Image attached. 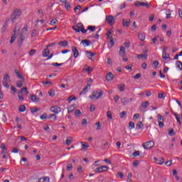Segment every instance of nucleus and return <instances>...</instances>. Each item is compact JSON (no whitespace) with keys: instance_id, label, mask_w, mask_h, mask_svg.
I'll return each instance as SVG.
<instances>
[{"instance_id":"1","label":"nucleus","mask_w":182,"mask_h":182,"mask_svg":"<svg viewBox=\"0 0 182 182\" xmlns=\"http://www.w3.org/2000/svg\"><path fill=\"white\" fill-rule=\"evenodd\" d=\"M102 96H103V91L98 90L93 91L90 98H91L92 100H97V99H100Z\"/></svg>"},{"instance_id":"2","label":"nucleus","mask_w":182,"mask_h":182,"mask_svg":"<svg viewBox=\"0 0 182 182\" xmlns=\"http://www.w3.org/2000/svg\"><path fill=\"white\" fill-rule=\"evenodd\" d=\"M22 15V11L21 9H16L11 16L12 22H15L19 16Z\"/></svg>"},{"instance_id":"3","label":"nucleus","mask_w":182,"mask_h":182,"mask_svg":"<svg viewBox=\"0 0 182 182\" xmlns=\"http://www.w3.org/2000/svg\"><path fill=\"white\" fill-rule=\"evenodd\" d=\"M9 82H11V77L9 76V74H5L3 77V85L6 89H9V85L8 84Z\"/></svg>"},{"instance_id":"4","label":"nucleus","mask_w":182,"mask_h":182,"mask_svg":"<svg viewBox=\"0 0 182 182\" xmlns=\"http://www.w3.org/2000/svg\"><path fill=\"white\" fill-rule=\"evenodd\" d=\"M142 146L145 150H150L154 147V141H149L142 144Z\"/></svg>"},{"instance_id":"5","label":"nucleus","mask_w":182,"mask_h":182,"mask_svg":"<svg viewBox=\"0 0 182 182\" xmlns=\"http://www.w3.org/2000/svg\"><path fill=\"white\" fill-rule=\"evenodd\" d=\"M115 18L112 15L106 16L105 17V22L109 25V26H112V25H114Z\"/></svg>"},{"instance_id":"6","label":"nucleus","mask_w":182,"mask_h":182,"mask_svg":"<svg viewBox=\"0 0 182 182\" xmlns=\"http://www.w3.org/2000/svg\"><path fill=\"white\" fill-rule=\"evenodd\" d=\"M156 117L158 119L159 127L160 129H163V127H164V117L160 114H159Z\"/></svg>"},{"instance_id":"7","label":"nucleus","mask_w":182,"mask_h":182,"mask_svg":"<svg viewBox=\"0 0 182 182\" xmlns=\"http://www.w3.org/2000/svg\"><path fill=\"white\" fill-rule=\"evenodd\" d=\"M109 170V167L106 166H101L95 169V173H100L105 171H107Z\"/></svg>"},{"instance_id":"8","label":"nucleus","mask_w":182,"mask_h":182,"mask_svg":"<svg viewBox=\"0 0 182 182\" xmlns=\"http://www.w3.org/2000/svg\"><path fill=\"white\" fill-rule=\"evenodd\" d=\"M50 109L52 113H55V114H58L62 112V108L58 106H53Z\"/></svg>"},{"instance_id":"9","label":"nucleus","mask_w":182,"mask_h":182,"mask_svg":"<svg viewBox=\"0 0 182 182\" xmlns=\"http://www.w3.org/2000/svg\"><path fill=\"white\" fill-rule=\"evenodd\" d=\"M75 26L80 29V31L82 32V33H86V32H87V30L85 29V26H83L82 23H78Z\"/></svg>"},{"instance_id":"10","label":"nucleus","mask_w":182,"mask_h":182,"mask_svg":"<svg viewBox=\"0 0 182 182\" xmlns=\"http://www.w3.org/2000/svg\"><path fill=\"white\" fill-rule=\"evenodd\" d=\"M107 82H112L113 79H114V75L112 73H108L107 75L105 76Z\"/></svg>"},{"instance_id":"11","label":"nucleus","mask_w":182,"mask_h":182,"mask_svg":"<svg viewBox=\"0 0 182 182\" xmlns=\"http://www.w3.org/2000/svg\"><path fill=\"white\" fill-rule=\"evenodd\" d=\"M138 39L141 41V42L146 41V33H138Z\"/></svg>"},{"instance_id":"12","label":"nucleus","mask_w":182,"mask_h":182,"mask_svg":"<svg viewBox=\"0 0 182 182\" xmlns=\"http://www.w3.org/2000/svg\"><path fill=\"white\" fill-rule=\"evenodd\" d=\"M1 154H3V159H6L9 157V153L7 149H1Z\"/></svg>"},{"instance_id":"13","label":"nucleus","mask_w":182,"mask_h":182,"mask_svg":"<svg viewBox=\"0 0 182 182\" xmlns=\"http://www.w3.org/2000/svg\"><path fill=\"white\" fill-rule=\"evenodd\" d=\"M154 161L156 163V164H159V166H161L164 164V159L161 158L160 159L154 157Z\"/></svg>"},{"instance_id":"14","label":"nucleus","mask_w":182,"mask_h":182,"mask_svg":"<svg viewBox=\"0 0 182 182\" xmlns=\"http://www.w3.org/2000/svg\"><path fill=\"white\" fill-rule=\"evenodd\" d=\"M130 22L131 20L130 18L127 19V20H122V26H124V28H129V26L130 25Z\"/></svg>"},{"instance_id":"15","label":"nucleus","mask_w":182,"mask_h":182,"mask_svg":"<svg viewBox=\"0 0 182 182\" xmlns=\"http://www.w3.org/2000/svg\"><path fill=\"white\" fill-rule=\"evenodd\" d=\"M119 55L122 58H124V56L126 55V48L124 47H123V46L120 47Z\"/></svg>"},{"instance_id":"16","label":"nucleus","mask_w":182,"mask_h":182,"mask_svg":"<svg viewBox=\"0 0 182 182\" xmlns=\"http://www.w3.org/2000/svg\"><path fill=\"white\" fill-rule=\"evenodd\" d=\"M19 93L24 95V96H28V95H29V91H28V87H23L21 90V92H19Z\"/></svg>"},{"instance_id":"17","label":"nucleus","mask_w":182,"mask_h":182,"mask_svg":"<svg viewBox=\"0 0 182 182\" xmlns=\"http://www.w3.org/2000/svg\"><path fill=\"white\" fill-rule=\"evenodd\" d=\"M72 51L74 53V58L76 59L79 56V50H77V48L76 47H72Z\"/></svg>"},{"instance_id":"18","label":"nucleus","mask_w":182,"mask_h":182,"mask_svg":"<svg viewBox=\"0 0 182 182\" xmlns=\"http://www.w3.org/2000/svg\"><path fill=\"white\" fill-rule=\"evenodd\" d=\"M88 89H90V84H87V86L83 88L80 95H86V93H87Z\"/></svg>"},{"instance_id":"19","label":"nucleus","mask_w":182,"mask_h":182,"mask_svg":"<svg viewBox=\"0 0 182 182\" xmlns=\"http://www.w3.org/2000/svg\"><path fill=\"white\" fill-rule=\"evenodd\" d=\"M19 31V29H17L15 28L14 32V35L11 36V39L10 41V43H14L15 42V41L16 40V32H18Z\"/></svg>"},{"instance_id":"20","label":"nucleus","mask_w":182,"mask_h":182,"mask_svg":"<svg viewBox=\"0 0 182 182\" xmlns=\"http://www.w3.org/2000/svg\"><path fill=\"white\" fill-rule=\"evenodd\" d=\"M50 53V51L49 50V48H48V47L44 49V50L43 51V58H48V56H49V54Z\"/></svg>"},{"instance_id":"21","label":"nucleus","mask_w":182,"mask_h":182,"mask_svg":"<svg viewBox=\"0 0 182 182\" xmlns=\"http://www.w3.org/2000/svg\"><path fill=\"white\" fill-rule=\"evenodd\" d=\"M38 182H50V178L48 176L40 178Z\"/></svg>"},{"instance_id":"22","label":"nucleus","mask_w":182,"mask_h":182,"mask_svg":"<svg viewBox=\"0 0 182 182\" xmlns=\"http://www.w3.org/2000/svg\"><path fill=\"white\" fill-rule=\"evenodd\" d=\"M31 100L33 101L34 103H38L40 99L39 97H36V95H31Z\"/></svg>"},{"instance_id":"23","label":"nucleus","mask_w":182,"mask_h":182,"mask_svg":"<svg viewBox=\"0 0 182 182\" xmlns=\"http://www.w3.org/2000/svg\"><path fill=\"white\" fill-rule=\"evenodd\" d=\"M85 55H86L87 58H88V59H90V60H92L93 56H95V53H92V52H90V51H86Z\"/></svg>"},{"instance_id":"24","label":"nucleus","mask_w":182,"mask_h":182,"mask_svg":"<svg viewBox=\"0 0 182 182\" xmlns=\"http://www.w3.org/2000/svg\"><path fill=\"white\" fill-rule=\"evenodd\" d=\"M75 105H70L68 107V113L69 114H70L73 112H75Z\"/></svg>"},{"instance_id":"25","label":"nucleus","mask_w":182,"mask_h":182,"mask_svg":"<svg viewBox=\"0 0 182 182\" xmlns=\"http://www.w3.org/2000/svg\"><path fill=\"white\" fill-rule=\"evenodd\" d=\"M129 99H127V97H122L121 99V103H122V105L124 106H126V105H127L129 103Z\"/></svg>"},{"instance_id":"26","label":"nucleus","mask_w":182,"mask_h":182,"mask_svg":"<svg viewBox=\"0 0 182 182\" xmlns=\"http://www.w3.org/2000/svg\"><path fill=\"white\" fill-rule=\"evenodd\" d=\"M162 59H164V60H167V59H170V55L166 53V50H164L162 54Z\"/></svg>"},{"instance_id":"27","label":"nucleus","mask_w":182,"mask_h":182,"mask_svg":"<svg viewBox=\"0 0 182 182\" xmlns=\"http://www.w3.org/2000/svg\"><path fill=\"white\" fill-rule=\"evenodd\" d=\"M176 66L177 69H178V70H182L181 61H180V60L176 61Z\"/></svg>"},{"instance_id":"28","label":"nucleus","mask_w":182,"mask_h":182,"mask_svg":"<svg viewBox=\"0 0 182 182\" xmlns=\"http://www.w3.org/2000/svg\"><path fill=\"white\" fill-rule=\"evenodd\" d=\"M85 31H87H87H90V32H95V31H96V26H89L87 27V28L85 29Z\"/></svg>"},{"instance_id":"29","label":"nucleus","mask_w":182,"mask_h":182,"mask_svg":"<svg viewBox=\"0 0 182 182\" xmlns=\"http://www.w3.org/2000/svg\"><path fill=\"white\" fill-rule=\"evenodd\" d=\"M81 43H82V45H84V46H90V41H89V40H82L81 41Z\"/></svg>"},{"instance_id":"30","label":"nucleus","mask_w":182,"mask_h":182,"mask_svg":"<svg viewBox=\"0 0 182 182\" xmlns=\"http://www.w3.org/2000/svg\"><path fill=\"white\" fill-rule=\"evenodd\" d=\"M26 110V107L25 105H20L18 107V112L23 113Z\"/></svg>"},{"instance_id":"31","label":"nucleus","mask_w":182,"mask_h":182,"mask_svg":"<svg viewBox=\"0 0 182 182\" xmlns=\"http://www.w3.org/2000/svg\"><path fill=\"white\" fill-rule=\"evenodd\" d=\"M118 89L120 92H124V89H126V85L121 84L118 85Z\"/></svg>"},{"instance_id":"32","label":"nucleus","mask_w":182,"mask_h":182,"mask_svg":"<svg viewBox=\"0 0 182 182\" xmlns=\"http://www.w3.org/2000/svg\"><path fill=\"white\" fill-rule=\"evenodd\" d=\"M24 41H25V36H23V34H21L18 38V43H20L21 45Z\"/></svg>"},{"instance_id":"33","label":"nucleus","mask_w":182,"mask_h":182,"mask_svg":"<svg viewBox=\"0 0 182 182\" xmlns=\"http://www.w3.org/2000/svg\"><path fill=\"white\" fill-rule=\"evenodd\" d=\"M15 73L18 79H21V80H25V78H23V76L21 75V73H19V71H15Z\"/></svg>"},{"instance_id":"34","label":"nucleus","mask_w":182,"mask_h":182,"mask_svg":"<svg viewBox=\"0 0 182 182\" xmlns=\"http://www.w3.org/2000/svg\"><path fill=\"white\" fill-rule=\"evenodd\" d=\"M74 114H75V116H76V117H80L82 116V112H80V110H79V109H76L75 111Z\"/></svg>"},{"instance_id":"35","label":"nucleus","mask_w":182,"mask_h":182,"mask_svg":"<svg viewBox=\"0 0 182 182\" xmlns=\"http://www.w3.org/2000/svg\"><path fill=\"white\" fill-rule=\"evenodd\" d=\"M67 100L68 103H70L72 101L76 100V97H75L74 95H71L67 99Z\"/></svg>"},{"instance_id":"36","label":"nucleus","mask_w":182,"mask_h":182,"mask_svg":"<svg viewBox=\"0 0 182 182\" xmlns=\"http://www.w3.org/2000/svg\"><path fill=\"white\" fill-rule=\"evenodd\" d=\"M147 56H148L147 54H141V55H138L136 56V58H138V59H143V58H144V59H147Z\"/></svg>"},{"instance_id":"37","label":"nucleus","mask_w":182,"mask_h":182,"mask_svg":"<svg viewBox=\"0 0 182 182\" xmlns=\"http://www.w3.org/2000/svg\"><path fill=\"white\" fill-rule=\"evenodd\" d=\"M82 144V150H86V149H88L90 147L89 144H86V143L80 142Z\"/></svg>"},{"instance_id":"38","label":"nucleus","mask_w":182,"mask_h":182,"mask_svg":"<svg viewBox=\"0 0 182 182\" xmlns=\"http://www.w3.org/2000/svg\"><path fill=\"white\" fill-rule=\"evenodd\" d=\"M92 70H93V68H90V67H87L86 68H84L82 70L83 72H87V73H90V72H92Z\"/></svg>"},{"instance_id":"39","label":"nucleus","mask_w":182,"mask_h":182,"mask_svg":"<svg viewBox=\"0 0 182 182\" xmlns=\"http://www.w3.org/2000/svg\"><path fill=\"white\" fill-rule=\"evenodd\" d=\"M59 45H60V46H63V48H65V47L68 46V41H60V42L59 43Z\"/></svg>"},{"instance_id":"40","label":"nucleus","mask_w":182,"mask_h":182,"mask_svg":"<svg viewBox=\"0 0 182 182\" xmlns=\"http://www.w3.org/2000/svg\"><path fill=\"white\" fill-rule=\"evenodd\" d=\"M141 6H144L145 8H150L151 5L149 4V2H141Z\"/></svg>"},{"instance_id":"41","label":"nucleus","mask_w":182,"mask_h":182,"mask_svg":"<svg viewBox=\"0 0 182 182\" xmlns=\"http://www.w3.org/2000/svg\"><path fill=\"white\" fill-rule=\"evenodd\" d=\"M149 102L146 101L141 104V107H143V109H147V107H149Z\"/></svg>"},{"instance_id":"42","label":"nucleus","mask_w":182,"mask_h":182,"mask_svg":"<svg viewBox=\"0 0 182 182\" xmlns=\"http://www.w3.org/2000/svg\"><path fill=\"white\" fill-rule=\"evenodd\" d=\"M107 117H108V119H110V120H113V115H112V112L108 111L107 112Z\"/></svg>"},{"instance_id":"43","label":"nucleus","mask_w":182,"mask_h":182,"mask_svg":"<svg viewBox=\"0 0 182 182\" xmlns=\"http://www.w3.org/2000/svg\"><path fill=\"white\" fill-rule=\"evenodd\" d=\"M168 133L171 137H173V136H176V132H174V129H171Z\"/></svg>"},{"instance_id":"44","label":"nucleus","mask_w":182,"mask_h":182,"mask_svg":"<svg viewBox=\"0 0 182 182\" xmlns=\"http://www.w3.org/2000/svg\"><path fill=\"white\" fill-rule=\"evenodd\" d=\"M36 53V50L32 49L28 53V55H29V56H33V55H35Z\"/></svg>"},{"instance_id":"45","label":"nucleus","mask_w":182,"mask_h":182,"mask_svg":"<svg viewBox=\"0 0 182 182\" xmlns=\"http://www.w3.org/2000/svg\"><path fill=\"white\" fill-rule=\"evenodd\" d=\"M53 117V120H56L58 119V117L56 116V114H50L49 116H48V119H52Z\"/></svg>"},{"instance_id":"46","label":"nucleus","mask_w":182,"mask_h":182,"mask_svg":"<svg viewBox=\"0 0 182 182\" xmlns=\"http://www.w3.org/2000/svg\"><path fill=\"white\" fill-rule=\"evenodd\" d=\"M173 114L175 115V117H176L178 123L179 124H181V121H180V118L178 117V114H177V113H173Z\"/></svg>"},{"instance_id":"47","label":"nucleus","mask_w":182,"mask_h":182,"mask_svg":"<svg viewBox=\"0 0 182 182\" xmlns=\"http://www.w3.org/2000/svg\"><path fill=\"white\" fill-rule=\"evenodd\" d=\"M72 168H73V165H72V164H68L67 165V171H70V170H72Z\"/></svg>"},{"instance_id":"48","label":"nucleus","mask_w":182,"mask_h":182,"mask_svg":"<svg viewBox=\"0 0 182 182\" xmlns=\"http://www.w3.org/2000/svg\"><path fill=\"white\" fill-rule=\"evenodd\" d=\"M6 28H8V23L6 22L1 28V32H5V31H6Z\"/></svg>"},{"instance_id":"49","label":"nucleus","mask_w":182,"mask_h":182,"mask_svg":"<svg viewBox=\"0 0 182 182\" xmlns=\"http://www.w3.org/2000/svg\"><path fill=\"white\" fill-rule=\"evenodd\" d=\"M159 38H160L159 36H154L153 38V39H151V41L153 42V43H156V42H157V39H159Z\"/></svg>"},{"instance_id":"50","label":"nucleus","mask_w":182,"mask_h":182,"mask_svg":"<svg viewBox=\"0 0 182 182\" xmlns=\"http://www.w3.org/2000/svg\"><path fill=\"white\" fill-rule=\"evenodd\" d=\"M132 156H134V157H137L139 156H140V151H136L132 154Z\"/></svg>"},{"instance_id":"51","label":"nucleus","mask_w":182,"mask_h":182,"mask_svg":"<svg viewBox=\"0 0 182 182\" xmlns=\"http://www.w3.org/2000/svg\"><path fill=\"white\" fill-rule=\"evenodd\" d=\"M40 119L41 120H45V119H48V114H43L40 117Z\"/></svg>"},{"instance_id":"52","label":"nucleus","mask_w":182,"mask_h":182,"mask_svg":"<svg viewBox=\"0 0 182 182\" xmlns=\"http://www.w3.org/2000/svg\"><path fill=\"white\" fill-rule=\"evenodd\" d=\"M136 127L137 129H141V127H143V122H139L136 124Z\"/></svg>"},{"instance_id":"53","label":"nucleus","mask_w":182,"mask_h":182,"mask_svg":"<svg viewBox=\"0 0 182 182\" xmlns=\"http://www.w3.org/2000/svg\"><path fill=\"white\" fill-rule=\"evenodd\" d=\"M51 65H52V66H54L56 68L58 66H62L63 65V63H53Z\"/></svg>"},{"instance_id":"54","label":"nucleus","mask_w":182,"mask_h":182,"mask_svg":"<svg viewBox=\"0 0 182 182\" xmlns=\"http://www.w3.org/2000/svg\"><path fill=\"white\" fill-rule=\"evenodd\" d=\"M95 126H97V130H100L102 129V125L100 124V122L95 123Z\"/></svg>"},{"instance_id":"55","label":"nucleus","mask_w":182,"mask_h":182,"mask_svg":"<svg viewBox=\"0 0 182 182\" xmlns=\"http://www.w3.org/2000/svg\"><path fill=\"white\" fill-rule=\"evenodd\" d=\"M48 95H49V96H51V97H53V96H55V90H50L48 92Z\"/></svg>"},{"instance_id":"56","label":"nucleus","mask_w":182,"mask_h":182,"mask_svg":"<svg viewBox=\"0 0 182 182\" xmlns=\"http://www.w3.org/2000/svg\"><path fill=\"white\" fill-rule=\"evenodd\" d=\"M134 6H141V2L140 1H136L134 2Z\"/></svg>"},{"instance_id":"57","label":"nucleus","mask_w":182,"mask_h":182,"mask_svg":"<svg viewBox=\"0 0 182 182\" xmlns=\"http://www.w3.org/2000/svg\"><path fill=\"white\" fill-rule=\"evenodd\" d=\"M73 29L77 33L80 32V29L77 28V26H76L75 25L73 26Z\"/></svg>"},{"instance_id":"58","label":"nucleus","mask_w":182,"mask_h":182,"mask_svg":"<svg viewBox=\"0 0 182 182\" xmlns=\"http://www.w3.org/2000/svg\"><path fill=\"white\" fill-rule=\"evenodd\" d=\"M55 23H58V20L57 19H53L50 22V25L53 26Z\"/></svg>"},{"instance_id":"59","label":"nucleus","mask_w":182,"mask_h":182,"mask_svg":"<svg viewBox=\"0 0 182 182\" xmlns=\"http://www.w3.org/2000/svg\"><path fill=\"white\" fill-rule=\"evenodd\" d=\"M153 66H154L155 69H157L159 68V61H154Z\"/></svg>"},{"instance_id":"60","label":"nucleus","mask_w":182,"mask_h":182,"mask_svg":"<svg viewBox=\"0 0 182 182\" xmlns=\"http://www.w3.org/2000/svg\"><path fill=\"white\" fill-rule=\"evenodd\" d=\"M65 4V9H69V8H70V4L69 3V2H66L65 4Z\"/></svg>"},{"instance_id":"61","label":"nucleus","mask_w":182,"mask_h":182,"mask_svg":"<svg viewBox=\"0 0 182 182\" xmlns=\"http://www.w3.org/2000/svg\"><path fill=\"white\" fill-rule=\"evenodd\" d=\"M23 86V83L21 82V81H18L17 82V87H22Z\"/></svg>"},{"instance_id":"62","label":"nucleus","mask_w":182,"mask_h":182,"mask_svg":"<svg viewBox=\"0 0 182 182\" xmlns=\"http://www.w3.org/2000/svg\"><path fill=\"white\" fill-rule=\"evenodd\" d=\"M112 33H113V30H112V29H109V30H108V31L107 32L106 36H110Z\"/></svg>"},{"instance_id":"63","label":"nucleus","mask_w":182,"mask_h":182,"mask_svg":"<svg viewBox=\"0 0 182 182\" xmlns=\"http://www.w3.org/2000/svg\"><path fill=\"white\" fill-rule=\"evenodd\" d=\"M129 127H131V129H134V122H129Z\"/></svg>"},{"instance_id":"64","label":"nucleus","mask_w":182,"mask_h":182,"mask_svg":"<svg viewBox=\"0 0 182 182\" xmlns=\"http://www.w3.org/2000/svg\"><path fill=\"white\" fill-rule=\"evenodd\" d=\"M178 11L179 17L181 18V19H182V11L181 10V9H178Z\"/></svg>"}]
</instances>
